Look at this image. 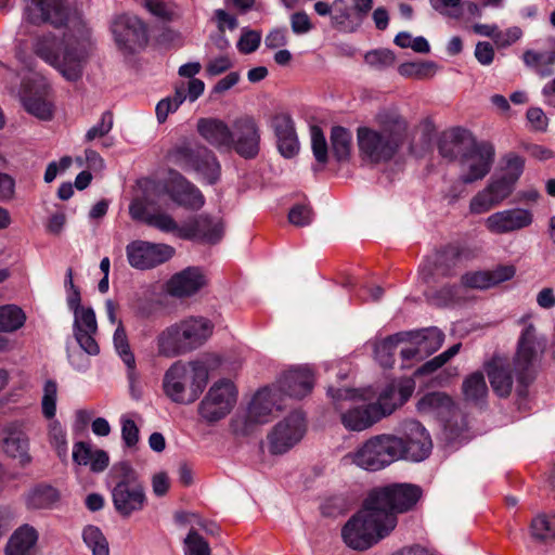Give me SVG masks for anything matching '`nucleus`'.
Listing matches in <instances>:
<instances>
[{
	"label": "nucleus",
	"mask_w": 555,
	"mask_h": 555,
	"mask_svg": "<svg viewBox=\"0 0 555 555\" xmlns=\"http://www.w3.org/2000/svg\"><path fill=\"white\" fill-rule=\"evenodd\" d=\"M25 23H50L57 28L66 26L62 38L51 31L36 35L31 50L66 81H79L95 50V41L87 23L80 17L69 18L64 0H30L24 9L21 29Z\"/></svg>",
	"instance_id": "nucleus-1"
},
{
	"label": "nucleus",
	"mask_w": 555,
	"mask_h": 555,
	"mask_svg": "<svg viewBox=\"0 0 555 555\" xmlns=\"http://www.w3.org/2000/svg\"><path fill=\"white\" fill-rule=\"evenodd\" d=\"M414 388L415 383L410 378L392 382L382 390L376 402H371L372 395L367 389L330 386L327 395L340 412L344 427L351 431H363L408 401Z\"/></svg>",
	"instance_id": "nucleus-2"
},
{
	"label": "nucleus",
	"mask_w": 555,
	"mask_h": 555,
	"mask_svg": "<svg viewBox=\"0 0 555 555\" xmlns=\"http://www.w3.org/2000/svg\"><path fill=\"white\" fill-rule=\"evenodd\" d=\"M380 129L358 128L360 156L371 164L386 163L398 152L406 132V121L396 111H382L376 116Z\"/></svg>",
	"instance_id": "nucleus-3"
},
{
	"label": "nucleus",
	"mask_w": 555,
	"mask_h": 555,
	"mask_svg": "<svg viewBox=\"0 0 555 555\" xmlns=\"http://www.w3.org/2000/svg\"><path fill=\"white\" fill-rule=\"evenodd\" d=\"M396 525L397 517L378 512L366 499L363 508L343 527L341 538L348 547L364 551L387 537Z\"/></svg>",
	"instance_id": "nucleus-4"
},
{
	"label": "nucleus",
	"mask_w": 555,
	"mask_h": 555,
	"mask_svg": "<svg viewBox=\"0 0 555 555\" xmlns=\"http://www.w3.org/2000/svg\"><path fill=\"white\" fill-rule=\"evenodd\" d=\"M209 360L176 361L164 374L165 395L179 404L195 402L209 377Z\"/></svg>",
	"instance_id": "nucleus-5"
},
{
	"label": "nucleus",
	"mask_w": 555,
	"mask_h": 555,
	"mask_svg": "<svg viewBox=\"0 0 555 555\" xmlns=\"http://www.w3.org/2000/svg\"><path fill=\"white\" fill-rule=\"evenodd\" d=\"M214 324L204 315H190L167 327L157 338L158 353L175 358L201 347L212 334Z\"/></svg>",
	"instance_id": "nucleus-6"
},
{
	"label": "nucleus",
	"mask_w": 555,
	"mask_h": 555,
	"mask_svg": "<svg viewBox=\"0 0 555 555\" xmlns=\"http://www.w3.org/2000/svg\"><path fill=\"white\" fill-rule=\"evenodd\" d=\"M401 448L400 437L388 434L377 435L346 454L344 461L369 472H377L400 460Z\"/></svg>",
	"instance_id": "nucleus-7"
},
{
	"label": "nucleus",
	"mask_w": 555,
	"mask_h": 555,
	"mask_svg": "<svg viewBox=\"0 0 555 555\" xmlns=\"http://www.w3.org/2000/svg\"><path fill=\"white\" fill-rule=\"evenodd\" d=\"M115 486L112 489V500L115 509L124 517L142 511L146 503V494L135 469L128 463L121 462L112 470Z\"/></svg>",
	"instance_id": "nucleus-8"
},
{
	"label": "nucleus",
	"mask_w": 555,
	"mask_h": 555,
	"mask_svg": "<svg viewBox=\"0 0 555 555\" xmlns=\"http://www.w3.org/2000/svg\"><path fill=\"white\" fill-rule=\"evenodd\" d=\"M169 158L182 169L195 171L209 184L220 178V163L215 153L204 145L183 142L169 152Z\"/></svg>",
	"instance_id": "nucleus-9"
},
{
	"label": "nucleus",
	"mask_w": 555,
	"mask_h": 555,
	"mask_svg": "<svg viewBox=\"0 0 555 555\" xmlns=\"http://www.w3.org/2000/svg\"><path fill=\"white\" fill-rule=\"evenodd\" d=\"M281 409L282 396L278 387L262 388L254 395L247 411L231 420V427L236 435H248L255 425L268 423Z\"/></svg>",
	"instance_id": "nucleus-10"
},
{
	"label": "nucleus",
	"mask_w": 555,
	"mask_h": 555,
	"mask_svg": "<svg viewBox=\"0 0 555 555\" xmlns=\"http://www.w3.org/2000/svg\"><path fill=\"white\" fill-rule=\"evenodd\" d=\"M545 339L539 336L534 327L529 325L518 339L513 366L517 382L527 385L531 380L545 350Z\"/></svg>",
	"instance_id": "nucleus-11"
},
{
	"label": "nucleus",
	"mask_w": 555,
	"mask_h": 555,
	"mask_svg": "<svg viewBox=\"0 0 555 555\" xmlns=\"http://www.w3.org/2000/svg\"><path fill=\"white\" fill-rule=\"evenodd\" d=\"M96 330L95 314H75L74 335L79 347L67 348V359L74 370L86 372L90 367V356L99 353L94 339Z\"/></svg>",
	"instance_id": "nucleus-12"
},
{
	"label": "nucleus",
	"mask_w": 555,
	"mask_h": 555,
	"mask_svg": "<svg viewBox=\"0 0 555 555\" xmlns=\"http://www.w3.org/2000/svg\"><path fill=\"white\" fill-rule=\"evenodd\" d=\"M422 495L420 487L410 483L392 485L371 492L369 500L376 509L387 516L396 517L416 504Z\"/></svg>",
	"instance_id": "nucleus-13"
},
{
	"label": "nucleus",
	"mask_w": 555,
	"mask_h": 555,
	"mask_svg": "<svg viewBox=\"0 0 555 555\" xmlns=\"http://www.w3.org/2000/svg\"><path fill=\"white\" fill-rule=\"evenodd\" d=\"M237 390L230 379L215 382L198 405L199 416L208 424L217 423L233 410Z\"/></svg>",
	"instance_id": "nucleus-14"
},
{
	"label": "nucleus",
	"mask_w": 555,
	"mask_h": 555,
	"mask_svg": "<svg viewBox=\"0 0 555 555\" xmlns=\"http://www.w3.org/2000/svg\"><path fill=\"white\" fill-rule=\"evenodd\" d=\"M306 430L305 414L299 410L291 412L268 435L270 452L273 454L287 452L304 438Z\"/></svg>",
	"instance_id": "nucleus-15"
},
{
	"label": "nucleus",
	"mask_w": 555,
	"mask_h": 555,
	"mask_svg": "<svg viewBox=\"0 0 555 555\" xmlns=\"http://www.w3.org/2000/svg\"><path fill=\"white\" fill-rule=\"evenodd\" d=\"M494 155V147L491 143L475 141L459 160L460 180L464 184L482 180L492 167Z\"/></svg>",
	"instance_id": "nucleus-16"
},
{
	"label": "nucleus",
	"mask_w": 555,
	"mask_h": 555,
	"mask_svg": "<svg viewBox=\"0 0 555 555\" xmlns=\"http://www.w3.org/2000/svg\"><path fill=\"white\" fill-rule=\"evenodd\" d=\"M129 264L138 270H150L168 260L175 255V248L164 243L132 241L126 246Z\"/></svg>",
	"instance_id": "nucleus-17"
},
{
	"label": "nucleus",
	"mask_w": 555,
	"mask_h": 555,
	"mask_svg": "<svg viewBox=\"0 0 555 555\" xmlns=\"http://www.w3.org/2000/svg\"><path fill=\"white\" fill-rule=\"evenodd\" d=\"M57 400V385L54 380L48 379L43 385L41 410L48 420L47 430L50 444L56 450L61 459L67 456V435L62 424L55 418Z\"/></svg>",
	"instance_id": "nucleus-18"
},
{
	"label": "nucleus",
	"mask_w": 555,
	"mask_h": 555,
	"mask_svg": "<svg viewBox=\"0 0 555 555\" xmlns=\"http://www.w3.org/2000/svg\"><path fill=\"white\" fill-rule=\"evenodd\" d=\"M111 29L116 44L126 53H134L147 42L146 27L134 15L116 16L112 22Z\"/></svg>",
	"instance_id": "nucleus-19"
},
{
	"label": "nucleus",
	"mask_w": 555,
	"mask_h": 555,
	"mask_svg": "<svg viewBox=\"0 0 555 555\" xmlns=\"http://www.w3.org/2000/svg\"><path fill=\"white\" fill-rule=\"evenodd\" d=\"M515 185L498 175L491 177L487 185L478 191L470 199V215H483L501 205L513 193Z\"/></svg>",
	"instance_id": "nucleus-20"
},
{
	"label": "nucleus",
	"mask_w": 555,
	"mask_h": 555,
	"mask_svg": "<svg viewBox=\"0 0 555 555\" xmlns=\"http://www.w3.org/2000/svg\"><path fill=\"white\" fill-rule=\"evenodd\" d=\"M533 220V212L530 209L513 207L489 215L483 224L489 233L505 235L529 228Z\"/></svg>",
	"instance_id": "nucleus-21"
},
{
	"label": "nucleus",
	"mask_w": 555,
	"mask_h": 555,
	"mask_svg": "<svg viewBox=\"0 0 555 555\" xmlns=\"http://www.w3.org/2000/svg\"><path fill=\"white\" fill-rule=\"evenodd\" d=\"M231 149L247 159L258 155L260 130L253 117L244 116L233 121Z\"/></svg>",
	"instance_id": "nucleus-22"
},
{
	"label": "nucleus",
	"mask_w": 555,
	"mask_h": 555,
	"mask_svg": "<svg viewBox=\"0 0 555 555\" xmlns=\"http://www.w3.org/2000/svg\"><path fill=\"white\" fill-rule=\"evenodd\" d=\"M404 439L401 438L400 459L421 462L431 452L433 442L426 428L417 421H408L403 425Z\"/></svg>",
	"instance_id": "nucleus-23"
},
{
	"label": "nucleus",
	"mask_w": 555,
	"mask_h": 555,
	"mask_svg": "<svg viewBox=\"0 0 555 555\" xmlns=\"http://www.w3.org/2000/svg\"><path fill=\"white\" fill-rule=\"evenodd\" d=\"M490 287L488 271L467 272L462 275L460 285L443 286L436 293L433 300L439 307H448L464 300L463 293L465 288L487 289Z\"/></svg>",
	"instance_id": "nucleus-24"
},
{
	"label": "nucleus",
	"mask_w": 555,
	"mask_h": 555,
	"mask_svg": "<svg viewBox=\"0 0 555 555\" xmlns=\"http://www.w3.org/2000/svg\"><path fill=\"white\" fill-rule=\"evenodd\" d=\"M204 90L205 83L198 78L190 79L188 83L181 82L177 85L173 95L167 96L157 103V120L164 122L168 115L176 112L186 99L190 102H195L204 93Z\"/></svg>",
	"instance_id": "nucleus-25"
},
{
	"label": "nucleus",
	"mask_w": 555,
	"mask_h": 555,
	"mask_svg": "<svg viewBox=\"0 0 555 555\" xmlns=\"http://www.w3.org/2000/svg\"><path fill=\"white\" fill-rule=\"evenodd\" d=\"M222 235V223L204 215L183 222L180 230V238L194 240L207 244H217Z\"/></svg>",
	"instance_id": "nucleus-26"
},
{
	"label": "nucleus",
	"mask_w": 555,
	"mask_h": 555,
	"mask_svg": "<svg viewBox=\"0 0 555 555\" xmlns=\"http://www.w3.org/2000/svg\"><path fill=\"white\" fill-rule=\"evenodd\" d=\"M167 192L170 198L180 206L191 209H199L205 204L202 192L180 173H175L169 186L159 184L154 186V192L160 194Z\"/></svg>",
	"instance_id": "nucleus-27"
},
{
	"label": "nucleus",
	"mask_w": 555,
	"mask_h": 555,
	"mask_svg": "<svg viewBox=\"0 0 555 555\" xmlns=\"http://www.w3.org/2000/svg\"><path fill=\"white\" fill-rule=\"evenodd\" d=\"M207 284V276L199 267H188L173 274L167 283V291L176 297H189Z\"/></svg>",
	"instance_id": "nucleus-28"
},
{
	"label": "nucleus",
	"mask_w": 555,
	"mask_h": 555,
	"mask_svg": "<svg viewBox=\"0 0 555 555\" xmlns=\"http://www.w3.org/2000/svg\"><path fill=\"white\" fill-rule=\"evenodd\" d=\"M314 386L312 371L308 366L287 370L279 380V390L288 397L301 399L309 395Z\"/></svg>",
	"instance_id": "nucleus-29"
},
{
	"label": "nucleus",
	"mask_w": 555,
	"mask_h": 555,
	"mask_svg": "<svg viewBox=\"0 0 555 555\" xmlns=\"http://www.w3.org/2000/svg\"><path fill=\"white\" fill-rule=\"evenodd\" d=\"M271 127L276 137L278 150L281 155L285 158L297 155L300 144L292 117L286 113L276 114L271 120Z\"/></svg>",
	"instance_id": "nucleus-30"
},
{
	"label": "nucleus",
	"mask_w": 555,
	"mask_h": 555,
	"mask_svg": "<svg viewBox=\"0 0 555 555\" xmlns=\"http://www.w3.org/2000/svg\"><path fill=\"white\" fill-rule=\"evenodd\" d=\"M2 449L13 459H18L21 462H28V437L24 431V424L22 421H12L2 427Z\"/></svg>",
	"instance_id": "nucleus-31"
},
{
	"label": "nucleus",
	"mask_w": 555,
	"mask_h": 555,
	"mask_svg": "<svg viewBox=\"0 0 555 555\" xmlns=\"http://www.w3.org/2000/svg\"><path fill=\"white\" fill-rule=\"evenodd\" d=\"M196 129L210 145L217 149H231L232 128L223 120L214 117L199 118Z\"/></svg>",
	"instance_id": "nucleus-32"
},
{
	"label": "nucleus",
	"mask_w": 555,
	"mask_h": 555,
	"mask_svg": "<svg viewBox=\"0 0 555 555\" xmlns=\"http://www.w3.org/2000/svg\"><path fill=\"white\" fill-rule=\"evenodd\" d=\"M476 139L464 128H453L446 132L439 143V153L444 158L459 159L467 152Z\"/></svg>",
	"instance_id": "nucleus-33"
},
{
	"label": "nucleus",
	"mask_w": 555,
	"mask_h": 555,
	"mask_svg": "<svg viewBox=\"0 0 555 555\" xmlns=\"http://www.w3.org/2000/svg\"><path fill=\"white\" fill-rule=\"evenodd\" d=\"M60 500L59 490L47 483L36 485L24 494V503L29 511L53 509Z\"/></svg>",
	"instance_id": "nucleus-34"
},
{
	"label": "nucleus",
	"mask_w": 555,
	"mask_h": 555,
	"mask_svg": "<svg viewBox=\"0 0 555 555\" xmlns=\"http://www.w3.org/2000/svg\"><path fill=\"white\" fill-rule=\"evenodd\" d=\"M38 539L37 529L29 524H24L11 534L4 548V555H34L33 548Z\"/></svg>",
	"instance_id": "nucleus-35"
},
{
	"label": "nucleus",
	"mask_w": 555,
	"mask_h": 555,
	"mask_svg": "<svg viewBox=\"0 0 555 555\" xmlns=\"http://www.w3.org/2000/svg\"><path fill=\"white\" fill-rule=\"evenodd\" d=\"M487 373L494 392L500 397H507L513 388V375L507 360L495 356L487 365Z\"/></svg>",
	"instance_id": "nucleus-36"
},
{
	"label": "nucleus",
	"mask_w": 555,
	"mask_h": 555,
	"mask_svg": "<svg viewBox=\"0 0 555 555\" xmlns=\"http://www.w3.org/2000/svg\"><path fill=\"white\" fill-rule=\"evenodd\" d=\"M403 333L406 343L417 345L425 357L437 351L444 339L443 333L437 327H427Z\"/></svg>",
	"instance_id": "nucleus-37"
},
{
	"label": "nucleus",
	"mask_w": 555,
	"mask_h": 555,
	"mask_svg": "<svg viewBox=\"0 0 555 555\" xmlns=\"http://www.w3.org/2000/svg\"><path fill=\"white\" fill-rule=\"evenodd\" d=\"M114 346L122 362L127 366V377L129 380L130 389L134 390V384L137 383L139 375L135 370V359L133 353L130 351L126 333L121 326H118L114 333Z\"/></svg>",
	"instance_id": "nucleus-38"
},
{
	"label": "nucleus",
	"mask_w": 555,
	"mask_h": 555,
	"mask_svg": "<svg viewBox=\"0 0 555 555\" xmlns=\"http://www.w3.org/2000/svg\"><path fill=\"white\" fill-rule=\"evenodd\" d=\"M522 61L526 66L532 68L541 78L550 77L554 73L552 65L555 64V50H527L522 54Z\"/></svg>",
	"instance_id": "nucleus-39"
},
{
	"label": "nucleus",
	"mask_w": 555,
	"mask_h": 555,
	"mask_svg": "<svg viewBox=\"0 0 555 555\" xmlns=\"http://www.w3.org/2000/svg\"><path fill=\"white\" fill-rule=\"evenodd\" d=\"M400 343H406L403 332L396 333L374 344L375 360L383 367H391L395 363V351Z\"/></svg>",
	"instance_id": "nucleus-40"
},
{
	"label": "nucleus",
	"mask_w": 555,
	"mask_h": 555,
	"mask_svg": "<svg viewBox=\"0 0 555 555\" xmlns=\"http://www.w3.org/2000/svg\"><path fill=\"white\" fill-rule=\"evenodd\" d=\"M332 26L344 33H354L359 29L356 25L352 7H348L345 0L333 2Z\"/></svg>",
	"instance_id": "nucleus-41"
},
{
	"label": "nucleus",
	"mask_w": 555,
	"mask_h": 555,
	"mask_svg": "<svg viewBox=\"0 0 555 555\" xmlns=\"http://www.w3.org/2000/svg\"><path fill=\"white\" fill-rule=\"evenodd\" d=\"M332 153L337 162L348 160L352 149L351 132L340 126L332 128L331 131Z\"/></svg>",
	"instance_id": "nucleus-42"
},
{
	"label": "nucleus",
	"mask_w": 555,
	"mask_h": 555,
	"mask_svg": "<svg viewBox=\"0 0 555 555\" xmlns=\"http://www.w3.org/2000/svg\"><path fill=\"white\" fill-rule=\"evenodd\" d=\"M24 108L33 116L49 120L53 116V104L46 98L44 94H29L24 95L23 99Z\"/></svg>",
	"instance_id": "nucleus-43"
},
{
	"label": "nucleus",
	"mask_w": 555,
	"mask_h": 555,
	"mask_svg": "<svg viewBox=\"0 0 555 555\" xmlns=\"http://www.w3.org/2000/svg\"><path fill=\"white\" fill-rule=\"evenodd\" d=\"M452 399L443 392H429L423 396L417 402V410L421 413H442L452 406Z\"/></svg>",
	"instance_id": "nucleus-44"
},
{
	"label": "nucleus",
	"mask_w": 555,
	"mask_h": 555,
	"mask_svg": "<svg viewBox=\"0 0 555 555\" xmlns=\"http://www.w3.org/2000/svg\"><path fill=\"white\" fill-rule=\"evenodd\" d=\"M463 395L466 400L477 402L486 397L488 387L485 376L480 372L468 375L462 385Z\"/></svg>",
	"instance_id": "nucleus-45"
},
{
	"label": "nucleus",
	"mask_w": 555,
	"mask_h": 555,
	"mask_svg": "<svg viewBox=\"0 0 555 555\" xmlns=\"http://www.w3.org/2000/svg\"><path fill=\"white\" fill-rule=\"evenodd\" d=\"M531 535L535 540L550 542L555 540V515H539L531 522Z\"/></svg>",
	"instance_id": "nucleus-46"
},
{
	"label": "nucleus",
	"mask_w": 555,
	"mask_h": 555,
	"mask_svg": "<svg viewBox=\"0 0 555 555\" xmlns=\"http://www.w3.org/2000/svg\"><path fill=\"white\" fill-rule=\"evenodd\" d=\"M502 163L501 172L496 175L516 185L524 172L525 159L515 153H508L503 157Z\"/></svg>",
	"instance_id": "nucleus-47"
},
{
	"label": "nucleus",
	"mask_w": 555,
	"mask_h": 555,
	"mask_svg": "<svg viewBox=\"0 0 555 555\" xmlns=\"http://www.w3.org/2000/svg\"><path fill=\"white\" fill-rule=\"evenodd\" d=\"M460 255L455 248L448 247L435 255L433 261L429 262L433 266V270L441 275H450L453 268L459 261Z\"/></svg>",
	"instance_id": "nucleus-48"
},
{
	"label": "nucleus",
	"mask_w": 555,
	"mask_h": 555,
	"mask_svg": "<svg viewBox=\"0 0 555 555\" xmlns=\"http://www.w3.org/2000/svg\"><path fill=\"white\" fill-rule=\"evenodd\" d=\"M82 538L93 555H109L108 543L102 531L95 526H87Z\"/></svg>",
	"instance_id": "nucleus-49"
},
{
	"label": "nucleus",
	"mask_w": 555,
	"mask_h": 555,
	"mask_svg": "<svg viewBox=\"0 0 555 555\" xmlns=\"http://www.w3.org/2000/svg\"><path fill=\"white\" fill-rule=\"evenodd\" d=\"M73 269L68 268L65 275L66 301L72 312H93L91 307L81 305V296L78 287L75 286L73 280Z\"/></svg>",
	"instance_id": "nucleus-50"
},
{
	"label": "nucleus",
	"mask_w": 555,
	"mask_h": 555,
	"mask_svg": "<svg viewBox=\"0 0 555 555\" xmlns=\"http://www.w3.org/2000/svg\"><path fill=\"white\" fill-rule=\"evenodd\" d=\"M364 61L369 66L382 70L395 64L396 55L389 49H375L365 53Z\"/></svg>",
	"instance_id": "nucleus-51"
},
{
	"label": "nucleus",
	"mask_w": 555,
	"mask_h": 555,
	"mask_svg": "<svg viewBox=\"0 0 555 555\" xmlns=\"http://www.w3.org/2000/svg\"><path fill=\"white\" fill-rule=\"evenodd\" d=\"M461 344H455L451 346L449 349L443 351L442 353L438 354L437 357L433 358L431 360L424 363L422 366H420L415 374L416 375H423L427 373L435 372L439 367H441L443 364H446L449 360H451L454 356H456L461 349Z\"/></svg>",
	"instance_id": "nucleus-52"
},
{
	"label": "nucleus",
	"mask_w": 555,
	"mask_h": 555,
	"mask_svg": "<svg viewBox=\"0 0 555 555\" xmlns=\"http://www.w3.org/2000/svg\"><path fill=\"white\" fill-rule=\"evenodd\" d=\"M310 134L311 147L314 158L322 165L326 164L328 159V149L324 133L318 126H312L310 128Z\"/></svg>",
	"instance_id": "nucleus-53"
},
{
	"label": "nucleus",
	"mask_w": 555,
	"mask_h": 555,
	"mask_svg": "<svg viewBox=\"0 0 555 555\" xmlns=\"http://www.w3.org/2000/svg\"><path fill=\"white\" fill-rule=\"evenodd\" d=\"M184 555H210L208 542L194 529L184 539Z\"/></svg>",
	"instance_id": "nucleus-54"
},
{
	"label": "nucleus",
	"mask_w": 555,
	"mask_h": 555,
	"mask_svg": "<svg viewBox=\"0 0 555 555\" xmlns=\"http://www.w3.org/2000/svg\"><path fill=\"white\" fill-rule=\"evenodd\" d=\"M156 203L151 198L149 192L142 198H134L129 205V215L130 217L140 222H144L147 224V219L151 217V212H149L147 208L150 206L155 205Z\"/></svg>",
	"instance_id": "nucleus-55"
},
{
	"label": "nucleus",
	"mask_w": 555,
	"mask_h": 555,
	"mask_svg": "<svg viewBox=\"0 0 555 555\" xmlns=\"http://www.w3.org/2000/svg\"><path fill=\"white\" fill-rule=\"evenodd\" d=\"M147 225L156 228L157 230L165 233H173L177 237L180 238L181 225H179L176 220L168 214L159 212L151 215V217L147 219Z\"/></svg>",
	"instance_id": "nucleus-56"
},
{
	"label": "nucleus",
	"mask_w": 555,
	"mask_h": 555,
	"mask_svg": "<svg viewBox=\"0 0 555 555\" xmlns=\"http://www.w3.org/2000/svg\"><path fill=\"white\" fill-rule=\"evenodd\" d=\"M114 118L109 111H105L98 124L92 126L86 133V141L90 142L96 138L105 137L113 128Z\"/></svg>",
	"instance_id": "nucleus-57"
},
{
	"label": "nucleus",
	"mask_w": 555,
	"mask_h": 555,
	"mask_svg": "<svg viewBox=\"0 0 555 555\" xmlns=\"http://www.w3.org/2000/svg\"><path fill=\"white\" fill-rule=\"evenodd\" d=\"M313 214L307 205H295L288 212V220L296 227L309 225L312 221Z\"/></svg>",
	"instance_id": "nucleus-58"
},
{
	"label": "nucleus",
	"mask_w": 555,
	"mask_h": 555,
	"mask_svg": "<svg viewBox=\"0 0 555 555\" xmlns=\"http://www.w3.org/2000/svg\"><path fill=\"white\" fill-rule=\"evenodd\" d=\"M261 35L255 30H245L237 42V49L245 54L256 51L260 44Z\"/></svg>",
	"instance_id": "nucleus-59"
},
{
	"label": "nucleus",
	"mask_w": 555,
	"mask_h": 555,
	"mask_svg": "<svg viewBox=\"0 0 555 555\" xmlns=\"http://www.w3.org/2000/svg\"><path fill=\"white\" fill-rule=\"evenodd\" d=\"M95 449L87 442H76L73 447V461L78 465L88 466L92 461V455Z\"/></svg>",
	"instance_id": "nucleus-60"
},
{
	"label": "nucleus",
	"mask_w": 555,
	"mask_h": 555,
	"mask_svg": "<svg viewBox=\"0 0 555 555\" xmlns=\"http://www.w3.org/2000/svg\"><path fill=\"white\" fill-rule=\"evenodd\" d=\"M526 118L533 130L540 132H544L546 130L548 118L542 108L537 106L529 107L526 113Z\"/></svg>",
	"instance_id": "nucleus-61"
},
{
	"label": "nucleus",
	"mask_w": 555,
	"mask_h": 555,
	"mask_svg": "<svg viewBox=\"0 0 555 555\" xmlns=\"http://www.w3.org/2000/svg\"><path fill=\"white\" fill-rule=\"evenodd\" d=\"M121 436L127 447H134L139 441V428L135 423L126 416L121 420Z\"/></svg>",
	"instance_id": "nucleus-62"
},
{
	"label": "nucleus",
	"mask_w": 555,
	"mask_h": 555,
	"mask_svg": "<svg viewBox=\"0 0 555 555\" xmlns=\"http://www.w3.org/2000/svg\"><path fill=\"white\" fill-rule=\"evenodd\" d=\"M522 37V30L518 26H513L504 31L498 29L494 43L499 48H507Z\"/></svg>",
	"instance_id": "nucleus-63"
},
{
	"label": "nucleus",
	"mask_w": 555,
	"mask_h": 555,
	"mask_svg": "<svg viewBox=\"0 0 555 555\" xmlns=\"http://www.w3.org/2000/svg\"><path fill=\"white\" fill-rule=\"evenodd\" d=\"M515 273L516 269L512 264L498 266L493 270H489L488 274L490 276L491 287L512 280Z\"/></svg>",
	"instance_id": "nucleus-64"
}]
</instances>
